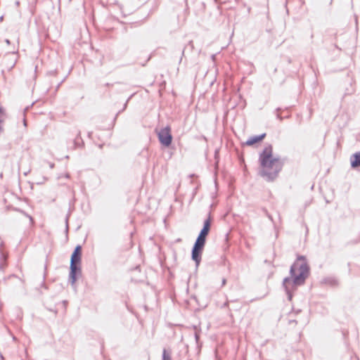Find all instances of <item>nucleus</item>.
<instances>
[{
  "mask_svg": "<svg viewBox=\"0 0 360 360\" xmlns=\"http://www.w3.org/2000/svg\"><path fill=\"white\" fill-rule=\"evenodd\" d=\"M228 304V302L224 303V306H226Z\"/></svg>",
  "mask_w": 360,
  "mask_h": 360,
  "instance_id": "nucleus-32",
  "label": "nucleus"
},
{
  "mask_svg": "<svg viewBox=\"0 0 360 360\" xmlns=\"http://www.w3.org/2000/svg\"><path fill=\"white\" fill-rule=\"evenodd\" d=\"M199 338H200L199 334L198 333H195V341L197 343L198 342Z\"/></svg>",
  "mask_w": 360,
  "mask_h": 360,
  "instance_id": "nucleus-17",
  "label": "nucleus"
},
{
  "mask_svg": "<svg viewBox=\"0 0 360 360\" xmlns=\"http://www.w3.org/2000/svg\"><path fill=\"white\" fill-rule=\"evenodd\" d=\"M259 161L262 167L259 174L268 181L276 179L283 166V162L279 157L273 156V147L271 144L266 146L259 154Z\"/></svg>",
  "mask_w": 360,
  "mask_h": 360,
  "instance_id": "nucleus-2",
  "label": "nucleus"
},
{
  "mask_svg": "<svg viewBox=\"0 0 360 360\" xmlns=\"http://www.w3.org/2000/svg\"><path fill=\"white\" fill-rule=\"evenodd\" d=\"M214 1L215 3H217L218 0H214Z\"/></svg>",
  "mask_w": 360,
  "mask_h": 360,
  "instance_id": "nucleus-33",
  "label": "nucleus"
},
{
  "mask_svg": "<svg viewBox=\"0 0 360 360\" xmlns=\"http://www.w3.org/2000/svg\"><path fill=\"white\" fill-rule=\"evenodd\" d=\"M81 276V263H70L68 281L72 286H75L77 278Z\"/></svg>",
  "mask_w": 360,
  "mask_h": 360,
  "instance_id": "nucleus-5",
  "label": "nucleus"
},
{
  "mask_svg": "<svg viewBox=\"0 0 360 360\" xmlns=\"http://www.w3.org/2000/svg\"><path fill=\"white\" fill-rule=\"evenodd\" d=\"M158 136L160 143L162 146L168 147L171 145L172 141V135L171 134V129L169 126L162 128L158 131Z\"/></svg>",
  "mask_w": 360,
  "mask_h": 360,
  "instance_id": "nucleus-4",
  "label": "nucleus"
},
{
  "mask_svg": "<svg viewBox=\"0 0 360 360\" xmlns=\"http://www.w3.org/2000/svg\"><path fill=\"white\" fill-rule=\"evenodd\" d=\"M217 151L216 150L215 151V158H217Z\"/></svg>",
  "mask_w": 360,
  "mask_h": 360,
  "instance_id": "nucleus-30",
  "label": "nucleus"
},
{
  "mask_svg": "<svg viewBox=\"0 0 360 360\" xmlns=\"http://www.w3.org/2000/svg\"><path fill=\"white\" fill-rule=\"evenodd\" d=\"M226 279L224 278L222 279V281H221V285H222V286H223V285H226Z\"/></svg>",
  "mask_w": 360,
  "mask_h": 360,
  "instance_id": "nucleus-19",
  "label": "nucleus"
},
{
  "mask_svg": "<svg viewBox=\"0 0 360 360\" xmlns=\"http://www.w3.org/2000/svg\"><path fill=\"white\" fill-rule=\"evenodd\" d=\"M210 231L202 228L192 248L191 259L195 262V266L198 267L201 262L202 254L205 246L206 238Z\"/></svg>",
  "mask_w": 360,
  "mask_h": 360,
  "instance_id": "nucleus-3",
  "label": "nucleus"
},
{
  "mask_svg": "<svg viewBox=\"0 0 360 360\" xmlns=\"http://www.w3.org/2000/svg\"><path fill=\"white\" fill-rule=\"evenodd\" d=\"M68 219H69V216L67 215L66 218H65V225H66V231H67L68 230Z\"/></svg>",
  "mask_w": 360,
  "mask_h": 360,
  "instance_id": "nucleus-16",
  "label": "nucleus"
},
{
  "mask_svg": "<svg viewBox=\"0 0 360 360\" xmlns=\"http://www.w3.org/2000/svg\"><path fill=\"white\" fill-rule=\"evenodd\" d=\"M84 146V141L81 138L80 131L78 132L76 139L74 140V147L75 148H81Z\"/></svg>",
  "mask_w": 360,
  "mask_h": 360,
  "instance_id": "nucleus-9",
  "label": "nucleus"
},
{
  "mask_svg": "<svg viewBox=\"0 0 360 360\" xmlns=\"http://www.w3.org/2000/svg\"><path fill=\"white\" fill-rule=\"evenodd\" d=\"M23 124L25 127H27V121L25 118L23 119Z\"/></svg>",
  "mask_w": 360,
  "mask_h": 360,
  "instance_id": "nucleus-21",
  "label": "nucleus"
},
{
  "mask_svg": "<svg viewBox=\"0 0 360 360\" xmlns=\"http://www.w3.org/2000/svg\"><path fill=\"white\" fill-rule=\"evenodd\" d=\"M65 177L68 179L70 177V174H65Z\"/></svg>",
  "mask_w": 360,
  "mask_h": 360,
  "instance_id": "nucleus-26",
  "label": "nucleus"
},
{
  "mask_svg": "<svg viewBox=\"0 0 360 360\" xmlns=\"http://www.w3.org/2000/svg\"><path fill=\"white\" fill-rule=\"evenodd\" d=\"M49 167H50V168H51V169H52V168H53V167H54V163H50V164H49Z\"/></svg>",
  "mask_w": 360,
  "mask_h": 360,
  "instance_id": "nucleus-22",
  "label": "nucleus"
},
{
  "mask_svg": "<svg viewBox=\"0 0 360 360\" xmlns=\"http://www.w3.org/2000/svg\"><path fill=\"white\" fill-rule=\"evenodd\" d=\"M162 360H172L170 355L167 352L165 349L162 352Z\"/></svg>",
  "mask_w": 360,
  "mask_h": 360,
  "instance_id": "nucleus-13",
  "label": "nucleus"
},
{
  "mask_svg": "<svg viewBox=\"0 0 360 360\" xmlns=\"http://www.w3.org/2000/svg\"><path fill=\"white\" fill-rule=\"evenodd\" d=\"M7 256L0 252V271H4L6 266Z\"/></svg>",
  "mask_w": 360,
  "mask_h": 360,
  "instance_id": "nucleus-10",
  "label": "nucleus"
},
{
  "mask_svg": "<svg viewBox=\"0 0 360 360\" xmlns=\"http://www.w3.org/2000/svg\"><path fill=\"white\" fill-rule=\"evenodd\" d=\"M5 42H6L7 44H10V40L6 39L5 40Z\"/></svg>",
  "mask_w": 360,
  "mask_h": 360,
  "instance_id": "nucleus-23",
  "label": "nucleus"
},
{
  "mask_svg": "<svg viewBox=\"0 0 360 360\" xmlns=\"http://www.w3.org/2000/svg\"><path fill=\"white\" fill-rule=\"evenodd\" d=\"M2 246H3V243L1 242V243H0V252H2V251H1V247H2Z\"/></svg>",
  "mask_w": 360,
  "mask_h": 360,
  "instance_id": "nucleus-24",
  "label": "nucleus"
},
{
  "mask_svg": "<svg viewBox=\"0 0 360 360\" xmlns=\"http://www.w3.org/2000/svg\"><path fill=\"white\" fill-rule=\"evenodd\" d=\"M82 246L77 245L71 255L70 263H81Z\"/></svg>",
  "mask_w": 360,
  "mask_h": 360,
  "instance_id": "nucleus-6",
  "label": "nucleus"
},
{
  "mask_svg": "<svg viewBox=\"0 0 360 360\" xmlns=\"http://www.w3.org/2000/svg\"><path fill=\"white\" fill-rule=\"evenodd\" d=\"M1 122V120H0V123Z\"/></svg>",
  "mask_w": 360,
  "mask_h": 360,
  "instance_id": "nucleus-34",
  "label": "nucleus"
},
{
  "mask_svg": "<svg viewBox=\"0 0 360 360\" xmlns=\"http://www.w3.org/2000/svg\"><path fill=\"white\" fill-rule=\"evenodd\" d=\"M91 132H89V137L91 136Z\"/></svg>",
  "mask_w": 360,
  "mask_h": 360,
  "instance_id": "nucleus-31",
  "label": "nucleus"
},
{
  "mask_svg": "<svg viewBox=\"0 0 360 360\" xmlns=\"http://www.w3.org/2000/svg\"><path fill=\"white\" fill-rule=\"evenodd\" d=\"M280 110H281V108H278L276 109V111H277V112H278V111H280Z\"/></svg>",
  "mask_w": 360,
  "mask_h": 360,
  "instance_id": "nucleus-28",
  "label": "nucleus"
},
{
  "mask_svg": "<svg viewBox=\"0 0 360 360\" xmlns=\"http://www.w3.org/2000/svg\"><path fill=\"white\" fill-rule=\"evenodd\" d=\"M290 277H286L283 281V287L288 296V300L291 301L293 292L298 286L303 285L309 274V266L306 262L304 256H298L290 269Z\"/></svg>",
  "mask_w": 360,
  "mask_h": 360,
  "instance_id": "nucleus-1",
  "label": "nucleus"
},
{
  "mask_svg": "<svg viewBox=\"0 0 360 360\" xmlns=\"http://www.w3.org/2000/svg\"><path fill=\"white\" fill-rule=\"evenodd\" d=\"M132 96H133V95H131V96H129V98L127 100V101L125 102V103H124V107H123L122 110H120V111L116 114V115H115V119H116V118H117V117L118 116V115H119L122 111H123V110H124L126 109V108H127V106L128 101H129V100L132 97Z\"/></svg>",
  "mask_w": 360,
  "mask_h": 360,
  "instance_id": "nucleus-14",
  "label": "nucleus"
},
{
  "mask_svg": "<svg viewBox=\"0 0 360 360\" xmlns=\"http://www.w3.org/2000/svg\"><path fill=\"white\" fill-rule=\"evenodd\" d=\"M184 49L182 51V53H181V58H180L179 62H181V61L182 60V57H183V56H184Z\"/></svg>",
  "mask_w": 360,
  "mask_h": 360,
  "instance_id": "nucleus-20",
  "label": "nucleus"
},
{
  "mask_svg": "<svg viewBox=\"0 0 360 360\" xmlns=\"http://www.w3.org/2000/svg\"><path fill=\"white\" fill-rule=\"evenodd\" d=\"M352 168H357L360 167V151L355 153L350 157Z\"/></svg>",
  "mask_w": 360,
  "mask_h": 360,
  "instance_id": "nucleus-8",
  "label": "nucleus"
},
{
  "mask_svg": "<svg viewBox=\"0 0 360 360\" xmlns=\"http://www.w3.org/2000/svg\"><path fill=\"white\" fill-rule=\"evenodd\" d=\"M211 224H212V218H211V214L210 213L208 215V217L204 221L202 228L210 231Z\"/></svg>",
  "mask_w": 360,
  "mask_h": 360,
  "instance_id": "nucleus-11",
  "label": "nucleus"
},
{
  "mask_svg": "<svg viewBox=\"0 0 360 360\" xmlns=\"http://www.w3.org/2000/svg\"><path fill=\"white\" fill-rule=\"evenodd\" d=\"M324 283L333 286L338 285V281L334 278H326L324 279Z\"/></svg>",
  "mask_w": 360,
  "mask_h": 360,
  "instance_id": "nucleus-12",
  "label": "nucleus"
},
{
  "mask_svg": "<svg viewBox=\"0 0 360 360\" xmlns=\"http://www.w3.org/2000/svg\"><path fill=\"white\" fill-rule=\"evenodd\" d=\"M2 127L0 126V133L2 131Z\"/></svg>",
  "mask_w": 360,
  "mask_h": 360,
  "instance_id": "nucleus-29",
  "label": "nucleus"
},
{
  "mask_svg": "<svg viewBox=\"0 0 360 360\" xmlns=\"http://www.w3.org/2000/svg\"><path fill=\"white\" fill-rule=\"evenodd\" d=\"M265 136H266L265 133L262 134L260 135L251 136L247 140V141L245 142V144L247 146H252V145L262 141L265 138Z\"/></svg>",
  "mask_w": 360,
  "mask_h": 360,
  "instance_id": "nucleus-7",
  "label": "nucleus"
},
{
  "mask_svg": "<svg viewBox=\"0 0 360 360\" xmlns=\"http://www.w3.org/2000/svg\"><path fill=\"white\" fill-rule=\"evenodd\" d=\"M276 117L278 119H279L281 121L283 120V117L280 115V114H277L276 115Z\"/></svg>",
  "mask_w": 360,
  "mask_h": 360,
  "instance_id": "nucleus-18",
  "label": "nucleus"
},
{
  "mask_svg": "<svg viewBox=\"0 0 360 360\" xmlns=\"http://www.w3.org/2000/svg\"><path fill=\"white\" fill-rule=\"evenodd\" d=\"M354 91V90H352V91H350V92H347V93H346V94H352Z\"/></svg>",
  "mask_w": 360,
  "mask_h": 360,
  "instance_id": "nucleus-25",
  "label": "nucleus"
},
{
  "mask_svg": "<svg viewBox=\"0 0 360 360\" xmlns=\"http://www.w3.org/2000/svg\"><path fill=\"white\" fill-rule=\"evenodd\" d=\"M3 111H4L3 108L1 107H0V113L3 112Z\"/></svg>",
  "mask_w": 360,
  "mask_h": 360,
  "instance_id": "nucleus-27",
  "label": "nucleus"
},
{
  "mask_svg": "<svg viewBox=\"0 0 360 360\" xmlns=\"http://www.w3.org/2000/svg\"><path fill=\"white\" fill-rule=\"evenodd\" d=\"M20 212L22 213L23 214H25L26 217H27L30 219L31 222H33V218L31 216H30L29 214H27L22 210H20Z\"/></svg>",
  "mask_w": 360,
  "mask_h": 360,
  "instance_id": "nucleus-15",
  "label": "nucleus"
}]
</instances>
